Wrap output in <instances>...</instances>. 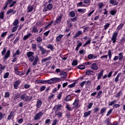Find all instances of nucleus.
Returning a JSON list of instances; mask_svg holds the SVG:
<instances>
[{"label":"nucleus","instance_id":"obj_1","mask_svg":"<svg viewBox=\"0 0 125 125\" xmlns=\"http://www.w3.org/2000/svg\"><path fill=\"white\" fill-rule=\"evenodd\" d=\"M61 82V78L54 77L48 80H39L37 83H48L49 84H52V83H56Z\"/></svg>","mask_w":125,"mask_h":125},{"label":"nucleus","instance_id":"obj_2","mask_svg":"<svg viewBox=\"0 0 125 125\" xmlns=\"http://www.w3.org/2000/svg\"><path fill=\"white\" fill-rule=\"evenodd\" d=\"M35 53L32 51H29L26 53V55L28 59V61L30 62H34V60L35 59V57L34 56Z\"/></svg>","mask_w":125,"mask_h":125},{"label":"nucleus","instance_id":"obj_3","mask_svg":"<svg viewBox=\"0 0 125 125\" xmlns=\"http://www.w3.org/2000/svg\"><path fill=\"white\" fill-rule=\"evenodd\" d=\"M119 31L115 32L112 36L111 41L113 43H115V42H117V37H118V35H119Z\"/></svg>","mask_w":125,"mask_h":125},{"label":"nucleus","instance_id":"obj_4","mask_svg":"<svg viewBox=\"0 0 125 125\" xmlns=\"http://www.w3.org/2000/svg\"><path fill=\"white\" fill-rule=\"evenodd\" d=\"M43 112H39V113H37L35 116L34 117V121H38V120H40L42 116H43Z\"/></svg>","mask_w":125,"mask_h":125},{"label":"nucleus","instance_id":"obj_5","mask_svg":"<svg viewBox=\"0 0 125 125\" xmlns=\"http://www.w3.org/2000/svg\"><path fill=\"white\" fill-rule=\"evenodd\" d=\"M118 56H115L113 58V61H116V60H120V61H122L123 59H124V55H123V53L121 52L118 54Z\"/></svg>","mask_w":125,"mask_h":125},{"label":"nucleus","instance_id":"obj_6","mask_svg":"<svg viewBox=\"0 0 125 125\" xmlns=\"http://www.w3.org/2000/svg\"><path fill=\"white\" fill-rule=\"evenodd\" d=\"M79 102H80V100L78 99H75L72 105L73 106V108L75 109H78L81 107V105L79 104Z\"/></svg>","mask_w":125,"mask_h":125},{"label":"nucleus","instance_id":"obj_7","mask_svg":"<svg viewBox=\"0 0 125 125\" xmlns=\"http://www.w3.org/2000/svg\"><path fill=\"white\" fill-rule=\"evenodd\" d=\"M38 48L41 51L42 55H44V54L46 53L47 50H45L43 47L40 45L39 44H38Z\"/></svg>","mask_w":125,"mask_h":125},{"label":"nucleus","instance_id":"obj_8","mask_svg":"<svg viewBox=\"0 0 125 125\" xmlns=\"http://www.w3.org/2000/svg\"><path fill=\"white\" fill-rule=\"evenodd\" d=\"M20 83H21V80H17L14 82V87L15 89H18V85H20Z\"/></svg>","mask_w":125,"mask_h":125},{"label":"nucleus","instance_id":"obj_9","mask_svg":"<svg viewBox=\"0 0 125 125\" xmlns=\"http://www.w3.org/2000/svg\"><path fill=\"white\" fill-rule=\"evenodd\" d=\"M90 67V69H92L94 71L98 70V66H97V64H96V63L95 62H94L92 64H91Z\"/></svg>","mask_w":125,"mask_h":125},{"label":"nucleus","instance_id":"obj_10","mask_svg":"<svg viewBox=\"0 0 125 125\" xmlns=\"http://www.w3.org/2000/svg\"><path fill=\"white\" fill-rule=\"evenodd\" d=\"M28 98L29 96H27V93L23 94L21 96V99L25 101H27Z\"/></svg>","mask_w":125,"mask_h":125},{"label":"nucleus","instance_id":"obj_11","mask_svg":"<svg viewBox=\"0 0 125 125\" xmlns=\"http://www.w3.org/2000/svg\"><path fill=\"white\" fill-rule=\"evenodd\" d=\"M83 34V31L81 30H78L76 32L75 35L73 36V39H76V38H79L81 35Z\"/></svg>","mask_w":125,"mask_h":125},{"label":"nucleus","instance_id":"obj_12","mask_svg":"<svg viewBox=\"0 0 125 125\" xmlns=\"http://www.w3.org/2000/svg\"><path fill=\"white\" fill-rule=\"evenodd\" d=\"M85 75L87 76H94L95 75V72L92 70H88L85 72Z\"/></svg>","mask_w":125,"mask_h":125},{"label":"nucleus","instance_id":"obj_13","mask_svg":"<svg viewBox=\"0 0 125 125\" xmlns=\"http://www.w3.org/2000/svg\"><path fill=\"white\" fill-rule=\"evenodd\" d=\"M10 56V50H8L6 52L5 55L3 57L4 60H6L8 58H9Z\"/></svg>","mask_w":125,"mask_h":125},{"label":"nucleus","instance_id":"obj_14","mask_svg":"<svg viewBox=\"0 0 125 125\" xmlns=\"http://www.w3.org/2000/svg\"><path fill=\"white\" fill-rule=\"evenodd\" d=\"M42 102L41 100H38L37 101L36 103V107L37 108H38L39 109H40V108H41L42 107Z\"/></svg>","mask_w":125,"mask_h":125},{"label":"nucleus","instance_id":"obj_15","mask_svg":"<svg viewBox=\"0 0 125 125\" xmlns=\"http://www.w3.org/2000/svg\"><path fill=\"white\" fill-rule=\"evenodd\" d=\"M104 73V70L102 69L101 71L97 74V80H100L101 78H102V76H103V74Z\"/></svg>","mask_w":125,"mask_h":125},{"label":"nucleus","instance_id":"obj_16","mask_svg":"<svg viewBox=\"0 0 125 125\" xmlns=\"http://www.w3.org/2000/svg\"><path fill=\"white\" fill-rule=\"evenodd\" d=\"M107 111V107H103L101 109L100 113L99 114V115H104L106 111Z\"/></svg>","mask_w":125,"mask_h":125},{"label":"nucleus","instance_id":"obj_17","mask_svg":"<svg viewBox=\"0 0 125 125\" xmlns=\"http://www.w3.org/2000/svg\"><path fill=\"white\" fill-rule=\"evenodd\" d=\"M55 116H58L59 119H61L62 118V115L63 113L57 111H55Z\"/></svg>","mask_w":125,"mask_h":125},{"label":"nucleus","instance_id":"obj_18","mask_svg":"<svg viewBox=\"0 0 125 125\" xmlns=\"http://www.w3.org/2000/svg\"><path fill=\"white\" fill-rule=\"evenodd\" d=\"M27 13H30V12H32L33 10H34V6H30L29 5L27 8Z\"/></svg>","mask_w":125,"mask_h":125},{"label":"nucleus","instance_id":"obj_19","mask_svg":"<svg viewBox=\"0 0 125 125\" xmlns=\"http://www.w3.org/2000/svg\"><path fill=\"white\" fill-rule=\"evenodd\" d=\"M32 32L34 33V34H36V33H39V29H38V27L34 25L32 29Z\"/></svg>","mask_w":125,"mask_h":125},{"label":"nucleus","instance_id":"obj_20","mask_svg":"<svg viewBox=\"0 0 125 125\" xmlns=\"http://www.w3.org/2000/svg\"><path fill=\"white\" fill-rule=\"evenodd\" d=\"M60 75L62 78H63V79H66L67 78V74L66 73V72L62 71L60 73Z\"/></svg>","mask_w":125,"mask_h":125},{"label":"nucleus","instance_id":"obj_21","mask_svg":"<svg viewBox=\"0 0 125 125\" xmlns=\"http://www.w3.org/2000/svg\"><path fill=\"white\" fill-rule=\"evenodd\" d=\"M63 35L62 34H60L58 37L56 38V41L57 42H60L61 40H62V38H63Z\"/></svg>","mask_w":125,"mask_h":125},{"label":"nucleus","instance_id":"obj_22","mask_svg":"<svg viewBox=\"0 0 125 125\" xmlns=\"http://www.w3.org/2000/svg\"><path fill=\"white\" fill-rule=\"evenodd\" d=\"M34 61L33 62L32 65H33V66H36V65H37V64L38 63V61L39 60V57L38 56H36L35 58H34Z\"/></svg>","mask_w":125,"mask_h":125},{"label":"nucleus","instance_id":"obj_23","mask_svg":"<svg viewBox=\"0 0 125 125\" xmlns=\"http://www.w3.org/2000/svg\"><path fill=\"white\" fill-rule=\"evenodd\" d=\"M109 3L112 5H118L117 0H110Z\"/></svg>","mask_w":125,"mask_h":125},{"label":"nucleus","instance_id":"obj_24","mask_svg":"<svg viewBox=\"0 0 125 125\" xmlns=\"http://www.w3.org/2000/svg\"><path fill=\"white\" fill-rule=\"evenodd\" d=\"M91 114V110H89L88 112H86L83 113V117L87 118L88 116H90Z\"/></svg>","mask_w":125,"mask_h":125},{"label":"nucleus","instance_id":"obj_25","mask_svg":"<svg viewBox=\"0 0 125 125\" xmlns=\"http://www.w3.org/2000/svg\"><path fill=\"white\" fill-rule=\"evenodd\" d=\"M82 45H83V43H82V42H78L75 48L76 51H79V49H80V47H81Z\"/></svg>","mask_w":125,"mask_h":125},{"label":"nucleus","instance_id":"obj_26","mask_svg":"<svg viewBox=\"0 0 125 125\" xmlns=\"http://www.w3.org/2000/svg\"><path fill=\"white\" fill-rule=\"evenodd\" d=\"M20 54H21V52H20L19 49H18L15 51V53L13 54V57H16L17 55H20Z\"/></svg>","mask_w":125,"mask_h":125},{"label":"nucleus","instance_id":"obj_27","mask_svg":"<svg viewBox=\"0 0 125 125\" xmlns=\"http://www.w3.org/2000/svg\"><path fill=\"white\" fill-rule=\"evenodd\" d=\"M52 57L51 56H49L48 57L45 58L42 60V63L44 62H46V61H48V60H51Z\"/></svg>","mask_w":125,"mask_h":125},{"label":"nucleus","instance_id":"obj_28","mask_svg":"<svg viewBox=\"0 0 125 125\" xmlns=\"http://www.w3.org/2000/svg\"><path fill=\"white\" fill-rule=\"evenodd\" d=\"M78 12L81 13L82 14H83L85 13V11H86V9H78L77 10Z\"/></svg>","mask_w":125,"mask_h":125},{"label":"nucleus","instance_id":"obj_29","mask_svg":"<svg viewBox=\"0 0 125 125\" xmlns=\"http://www.w3.org/2000/svg\"><path fill=\"white\" fill-rule=\"evenodd\" d=\"M47 48L48 49H50L51 51H53L54 50V47L52 44H49L47 45Z\"/></svg>","mask_w":125,"mask_h":125},{"label":"nucleus","instance_id":"obj_30","mask_svg":"<svg viewBox=\"0 0 125 125\" xmlns=\"http://www.w3.org/2000/svg\"><path fill=\"white\" fill-rule=\"evenodd\" d=\"M116 103H117V100H113L111 102H109L108 106L113 105L114 104H116Z\"/></svg>","mask_w":125,"mask_h":125},{"label":"nucleus","instance_id":"obj_31","mask_svg":"<svg viewBox=\"0 0 125 125\" xmlns=\"http://www.w3.org/2000/svg\"><path fill=\"white\" fill-rule=\"evenodd\" d=\"M47 8L48 10H52V8H53V5L52 3H49L47 5Z\"/></svg>","mask_w":125,"mask_h":125},{"label":"nucleus","instance_id":"obj_32","mask_svg":"<svg viewBox=\"0 0 125 125\" xmlns=\"http://www.w3.org/2000/svg\"><path fill=\"white\" fill-rule=\"evenodd\" d=\"M77 68L79 70H84V69H85V66L84 65H79L77 66Z\"/></svg>","mask_w":125,"mask_h":125},{"label":"nucleus","instance_id":"obj_33","mask_svg":"<svg viewBox=\"0 0 125 125\" xmlns=\"http://www.w3.org/2000/svg\"><path fill=\"white\" fill-rule=\"evenodd\" d=\"M69 15H70V17H72L73 18V17H75L76 16V13H75V12L74 11H71L69 13Z\"/></svg>","mask_w":125,"mask_h":125},{"label":"nucleus","instance_id":"obj_34","mask_svg":"<svg viewBox=\"0 0 125 125\" xmlns=\"http://www.w3.org/2000/svg\"><path fill=\"white\" fill-rule=\"evenodd\" d=\"M5 69V66H2V64H0V75L2 73V70Z\"/></svg>","mask_w":125,"mask_h":125},{"label":"nucleus","instance_id":"obj_35","mask_svg":"<svg viewBox=\"0 0 125 125\" xmlns=\"http://www.w3.org/2000/svg\"><path fill=\"white\" fill-rule=\"evenodd\" d=\"M0 19L1 20L4 19V12H0Z\"/></svg>","mask_w":125,"mask_h":125},{"label":"nucleus","instance_id":"obj_36","mask_svg":"<svg viewBox=\"0 0 125 125\" xmlns=\"http://www.w3.org/2000/svg\"><path fill=\"white\" fill-rule=\"evenodd\" d=\"M65 108L68 110V111H73V110H74V109H75L74 108V106L73 107H70V106H69V105L67 104L65 106Z\"/></svg>","mask_w":125,"mask_h":125},{"label":"nucleus","instance_id":"obj_37","mask_svg":"<svg viewBox=\"0 0 125 125\" xmlns=\"http://www.w3.org/2000/svg\"><path fill=\"white\" fill-rule=\"evenodd\" d=\"M20 40V37L19 36H18L16 38L15 40L13 42L14 44H16L19 42V40Z\"/></svg>","mask_w":125,"mask_h":125},{"label":"nucleus","instance_id":"obj_38","mask_svg":"<svg viewBox=\"0 0 125 125\" xmlns=\"http://www.w3.org/2000/svg\"><path fill=\"white\" fill-rule=\"evenodd\" d=\"M10 96V93L9 92H5L4 94V98H8Z\"/></svg>","mask_w":125,"mask_h":125},{"label":"nucleus","instance_id":"obj_39","mask_svg":"<svg viewBox=\"0 0 125 125\" xmlns=\"http://www.w3.org/2000/svg\"><path fill=\"white\" fill-rule=\"evenodd\" d=\"M90 0H83V3L89 5L90 4Z\"/></svg>","mask_w":125,"mask_h":125},{"label":"nucleus","instance_id":"obj_40","mask_svg":"<svg viewBox=\"0 0 125 125\" xmlns=\"http://www.w3.org/2000/svg\"><path fill=\"white\" fill-rule=\"evenodd\" d=\"M110 23L108 22V23H106L104 26V30H107V29H108V28H109L110 27Z\"/></svg>","mask_w":125,"mask_h":125},{"label":"nucleus","instance_id":"obj_41","mask_svg":"<svg viewBox=\"0 0 125 125\" xmlns=\"http://www.w3.org/2000/svg\"><path fill=\"white\" fill-rule=\"evenodd\" d=\"M124 23H122L117 27V30H118V31L122 30V28L124 27Z\"/></svg>","mask_w":125,"mask_h":125},{"label":"nucleus","instance_id":"obj_42","mask_svg":"<svg viewBox=\"0 0 125 125\" xmlns=\"http://www.w3.org/2000/svg\"><path fill=\"white\" fill-rule=\"evenodd\" d=\"M79 54H83V55H84L86 52H85V50H84L83 49L80 50L79 51Z\"/></svg>","mask_w":125,"mask_h":125},{"label":"nucleus","instance_id":"obj_43","mask_svg":"<svg viewBox=\"0 0 125 125\" xmlns=\"http://www.w3.org/2000/svg\"><path fill=\"white\" fill-rule=\"evenodd\" d=\"M61 109H62V105L61 104H58V105H57V109L56 110V111H57V112L60 111V110H61Z\"/></svg>","mask_w":125,"mask_h":125},{"label":"nucleus","instance_id":"obj_44","mask_svg":"<svg viewBox=\"0 0 125 125\" xmlns=\"http://www.w3.org/2000/svg\"><path fill=\"white\" fill-rule=\"evenodd\" d=\"M112 112H113V108L110 109L108 111L106 114V117H109L111 114H112Z\"/></svg>","mask_w":125,"mask_h":125},{"label":"nucleus","instance_id":"obj_45","mask_svg":"<svg viewBox=\"0 0 125 125\" xmlns=\"http://www.w3.org/2000/svg\"><path fill=\"white\" fill-rule=\"evenodd\" d=\"M71 95H68L65 98L64 100L67 102L70 101L71 100Z\"/></svg>","mask_w":125,"mask_h":125},{"label":"nucleus","instance_id":"obj_46","mask_svg":"<svg viewBox=\"0 0 125 125\" xmlns=\"http://www.w3.org/2000/svg\"><path fill=\"white\" fill-rule=\"evenodd\" d=\"M77 65H78V61L77 60H73L72 63V65L77 66Z\"/></svg>","mask_w":125,"mask_h":125},{"label":"nucleus","instance_id":"obj_47","mask_svg":"<svg viewBox=\"0 0 125 125\" xmlns=\"http://www.w3.org/2000/svg\"><path fill=\"white\" fill-rule=\"evenodd\" d=\"M18 24H19V21H18V20L16 19L13 22V26H15L16 27V26H17Z\"/></svg>","mask_w":125,"mask_h":125},{"label":"nucleus","instance_id":"obj_48","mask_svg":"<svg viewBox=\"0 0 125 125\" xmlns=\"http://www.w3.org/2000/svg\"><path fill=\"white\" fill-rule=\"evenodd\" d=\"M13 11H14V10H13V9H10L7 10V11L6 12V15H8L10 14V13H12L13 12Z\"/></svg>","mask_w":125,"mask_h":125},{"label":"nucleus","instance_id":"obj_49","mask_svg":"<svg viewBox=\"0 0 125 125\" xmlns=\"http://www.w3.org/2000/svg\"><path fill=\"white\" fill-rule=\"evenodd\" d=\"M76 83H77V82H74L72 84L68 85V87H69V88H72L74 87V86H76Z\"/></svg>","mask_w":125,"mask_h":125},{"label":"nucleus","instance_id":"obj_50","mask_svg":"<svg viewBox=\"0 0 125 125\" xmlns=\"http://www.w3.org/2000/svg\"><path fill=\"white\" fill-rule=\"evenodd\" d=\"M69 22H70V21H66L67 26H68V28L70 29V28H72V27L73 26V24H72V23Z\"/></svg>","mask_w":125,"mask_h":125},{"label":"nucleus","instance_id":"obj_51","mask_svg":"<svg viewBox=\"0 0 125 125\" xmlns=\"http://www.w3.org/2000/svg\"><path fill=\"white\" fill-rule=\"evenodd\" d=\"M107 56L109 57V59H111L112 58V52L111 51V50H108Z\"/></svg>","mask_w":125,"mask_h":125},{"label":"nucleus","instance_id":"obj_52","mask_svg":"<svg viewBox=\"0 0 125 125\" xmlns=\"http://www.w3.org/2000/svg\"><path fill=\"white\" fill-rule=\"evenodd\" d=\"M4 116H5V114L2 113V112H0V121H1V120L3 119Z\"/></svg>","mask_w":125,"mask_h":125},{"label":"nucleus","instance_id":"obj_53","mask_svg":"<svg viewBox=\"0 0 125 125\" xmlns=\"http://www.w3.org/2000/svg\"><path fill=\"white\" fill-rule=\"evenodd\" d=\"M51 123V120L50 119H46L45 121V125H49Z\"/></svg>","mask_w":125,"mask_h":125},{"label":"nucleus","instance_id":"obj_54","mask_svg":"<svg viewBox=\"0 0 125 125\" xmlns=\"http://www.w3.org/2000/svg\"><path fill=\"white\" fill-rule=\"evenodd\" d=\"M105 123L106 124V125H111L112 123H111V122L110 121V120L109 118H107L105 120Z\"/></svg>","mask_w":125,"mask_h":125},{"label":"nucleus","instance_id":"obj_55","mask_svg":"<svg viewBox=\"0 0 125 125\" xmlns=\"http://www.w3.org/2000/svg\"><path fill=\"white\" fill-rule=\"evenodd\" d=\"M9 77V72H6L3 76V79H7Z\"/></svg>","mask_w":125,"mask_h":125},{"label":"nucleus","instance_id":"obj_56","mask_svg":"<svg viewBox=\"0 0 125 125\" xmlns=\"http://www.w3.org/2000/svg\"><path fill=\"white\" fill-rule=\"evenodd\" d=\"M102 91H99L98 93L97 98H98L99 99H100V98L101 97V95H102Z\"/></svg>","mask_w":125,"mask_h":125},{"label":"nucleus","instance_id":"obj_57","mask_svg":"<svg viewBox=\"0 0 125 125\" xmlns=\"http://www.w3.org/2000/svg\"><path fill=\"white\" fill-rule=\"evenodd\" d=\"M113 108H115L116 109H117V108H120V107H121V104H115L113 105Z\"/></svg>","mask_w":125,"mask_h":125},{"label":"nucleus","instance_id":"obj_58","mask_svg":"<svg viewBox=\"0 0 125 125\" xmlns=\"http://www.w3.org/2000/svg\"><path fill=\"white\" fill-rule=\"evenodd\" d=\"M6 52V48L5 47H4L3 49V50L1 51V55L2 56H3L4 55H5V53Z\"/></svg>","mask_w":125,"mask_h":125},{"label":"nucleus","instance_id":"obj_59","mask_svg":"<svg viewBox=\"0 0 125 125\" xmlns=\"http://www.w3.org/2000/svg\"><path fill=\"white\" fill-rule=\"evenodd\" d=\"M90 29V27L87 26L85 27L83 30V33H85V32H88L89 31V29Z\"/></svg>","mask_w":125,"mask_h":125},{"label":"nucleus","instance_id":"obj_60","mask_svg":"<svg viewBox=\"0 0 125 125\" xmlns=\"http://www.w3.org/2000/svg\"><path fill=\"white\" fill-rule=\"evenodd\" d=\"M62 14L60 15V16H59L58 18L56 19L57 21H58L59 22H61L62 20Z\"/></svg>","mask_w":125,"mask_h":125},{"label":"nucleus","instance_id":"obj_61","mask_svg":"<svg viewBox=\"0 0 125 125\" xmlns=\"http://www.w3.org/2000/svg\"><path fill=\"white\" fill-rule=\"evenodd\" d=\"M36 41L38 42H42V39L41 38V36H39L37 38Z\"/></svg>","mask_w":125,"mask_h":125},{"label":"nucleus","instance_id":"obj_62","mask_svg":"<svg viewBox=\"0 0 125 125\" xmlns=\"http://www.w3.org/2000/svg\"><path fill=\"white\" fill-rule=\"evenodd\" d=\"M59 121L57 120V119H55L53 120L52 125H57V123H58Z\"/></svg>","mask_w":125,"mask_h":125},{"label":"nucleus","instance_id":"obj_63","mask_svg":"<svg viewBox=\"0 0 125 125\" xmlns=\"http://www.w3.org/2000/svg\"><path fill=\"white\" fill-rule=\"evenodd\" d=\"M19 97H20V94H16L14 97V100H16L17 99H18Z\"/></svg>","mask_w":125,"mask_h":125},{"label":"nucleus","instance_id":"obj_64","mask_svg":"<svg viewBox=\"0 0 125 125\" xmlns=\"http://www.w3.org/2000/svg\"><path fill=\"white\" fill-rule=\"evenodd\" d=\"M110 13L111 15H115L117 13V10H112L110 12Z\"/></svg>","mask_w":125,"mask_h":125}]
</instances>
